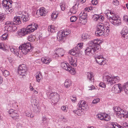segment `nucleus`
Wrapping results in <instances>:
<instances>
[{
	"mask_svg": "<svg viewBox=\"0 0 128 128\" xmlns=\"http://www.w3.org/2000/svg\"><path fill=\"white\" fill-rule=\"evenodd\" d=\"M101 40L98 39H94L89 42L88 44L89 46L85 50V54L90 56L98 52L100 49L99 44Z\"/></svg>",
	"mask_w": 128,
	"mask_h": 128,
	"instance_id": "f257e3e1",
	"label": "nucleus"
},
{
	"mask_svg": "<svg viewBox=\"0 0 128 128\" xmlns=\"http://www.w3.org/2000/svg\"><path fill=\"white\" fill-rule=\"evenodd\" d=\"M110 26L108 22L106 23V25L102 23H100L97 25V30L95 32V35L98 36H103L105 32L107 34L109 32Z\"/></svg>",
	"mask_w": 128,
	"mask_h": 128,
	"instance_id": "f03ea898",
	"label": "nucleus"
},
{
	"mask_svg": "<svg viewBox=\"0 0 128 128\" xmlns=\"http://www.w3.org/2000/svg\"><path fill=\"white\" fill-rule=\"evenodd\" d=\"M30 43H26L20 45L18 47L20 51L24 55L26 54L29 52L32 51L34 48L31 46Z\"/></svg>",
	"mask_w": 128,
	"mask_h": 128,
	"instance_id": "7ed1b4c3",
	"label": "nucleus"
},
{
	"mask_svg": "<svg viewBox=\"0 0 128 128\" xmlns=\"http://www.w3.org/2000/svg\"><path fill=\"white\" fill-rule=\"evenodd\" d=\"M117 115L119 117L127 118H128V111L122 109L120 107H117L115 109Z\"/></svg>",
	"mask_w": 128,
	"mask_h": 128,
	"instance_id": "20e7f679",
	"label": "nucleus"
},
{
	"mask_svg": "<svg viewBox=\"0 0 128 128\" xmlns=\"http://www.w3.org/2000/svg\"><path fill=\"white\" fill-rule=\"evenodd\" d=\"M69 30H62L58 32L57 36V40L60 41L66 38V36L68 35L71 33Z\"/></svg>",
	"mask_w": 128,
	"mask_h": 128,
	"instance_id": "39448f33",
	"label": "nucleus"
},
{
	"mask_svg": "<svg viewBox=\"0 0 128 128\" xmlns=\"http://www.w3.org/2000/svg\"><path fill=\"white\" fill-rule=\"evenodd\" d=\"M5 24V30L8 32H13L17 30V28L14 22L7 21L6 22Z\"/></svg>",
	"mask_w": 128,
	"mask_h": 128,
	"instance_id": "423d86ee",
	"label": "nucleus"
},
{
	"mask_svg": "<svg viewBox=\"0 0 128 128\" xmlns=\"http://www.w3.org/2000/svg\"><path fill=\"white\" fill-rule=\"evenodd\" d=\"M94 58L96 62H97L99 65L102 66L106 64V59L104 58L102 54H96Z\"/></svg>",
	"mask_w": 128,
	"mask_h": 128,
	"instance_id": "0eeeda50",
	"label": "nucleus"
},
{
	"mask_svg": "<svg viewBox=\"0 0 128 128\" xmlns=\"http://www.w3.org/2000/svg\"><path fill=\"white\" fill-rule=\"evenodd\" d=\"M104 81L110 85L114 84L112 76H109L107 73H105L103 76Z\"/></svg>",
	"mask_w": 128,
	"mask_h": 128,
	"instance_id": "6e6552de",
	"label": "nucleus"
},
{
	"mask_svg": "<svg viewBox=\"0 0 128 128\" xmlns=\"http://www.w3.org/2000/svg\"><path fill=\"white\" fill-rule=\"evenodd\" d=\"M27 69L24 64L20 66L18 68V72L19 74L22 76H25L26 74Z\"/></svg>",
	"mask_w": 128,
	"mask_h": 128,
	"instance_id": "1a4fd4ad",
	"label": "nucleus"
},
{
	"mask_svg": "<svg viewBox=\"0 0 128 128\" xmlns=\"http://www.w3.org/2000/svg\"><path fill=\"white\" fill-rule=\"evenodd\" d=\"M110 22L112 24L116 26L120 25L121 24L120 18L118 16H116L113 17L110 20Z\"/></svg>",
	"mask_w": 128,
	"mask_h": 128,
	"instance_id": "9d476101",
	"label": "nucleus"
},
{
	"mask_svg": "<svg viewBox=\"0 0 128 128\" xmlns=\"http://www.w3.org/2000/svg\"><path fill=\"white\" fill-rule=\"evenodd\" d=\"M97 116L98 118L101 120L108 121L110 119V116L106 113H101L98 114Z\"/></svg>",
	"mask_w": 128,
	"mask_h": 128,
	"instance_id": "9b49d317",
	"label": "nucleus"
},
{
	"mask_svg": "<svg viewBox=\"0 0 128 128\" xmlns=\"http://www.w3.org/2000/svg\"><path fill=\"white\" fill-rule=\"evenodd\" d=\"M9 48L10 51L15 54L19 57H20L21 54V52L20 51L18 48L16 50V48L14 46H9Z\"/></svg>",
	"mask_w": 128,
	"mask_h": 128,
	"instance_id": "f8f14e48",
	"label": "nucleus"
},
{
	"mask_svg": "<svg viewBox=\"0 0 128 128\" xmlns=\"http://www.w3.org/2000/svg\"><path fill=\"white\" fill-rule=\"evenodd\" d=\"M10 116L14 119L16 121H18L19 115L17 112V111L13 109H10L9 111Z\"/></svg>",
	"mask_w": 128,
	"mask_h": 128,
	"instance_id": "ddd939ff",
	"label": "nucleus"
},
{
	"mask_svg": "<svg viewBox=\"0 0 128 128\" xmlns=\"http://www.w3.org/2000/svg\"><path fill=\"white\" fill-rule=\"evenodd\" d=\"M121 84H119L114 85L112 88V92L115 94L118 93L120 92L122 90V88L121 87Z\"/></svg>",
	"mask_w": 128,
	"mask_h": 128,
	"instance_id": "4468645a",
	"label": "nucleus"
},
{
	"mask_svg": "<svg viewBox=\"0 0 128 128\" xmlns=\"http://www.w3.org/2000/svg\"><path fill=\"white\" fill-rule=\"evenodd\" d=\"M59 95L56 92L50 93L49 96V98L54 100L55 102H58L59 99Z\"/></svg>",
	"mask_w": 128,
	"mask_h": 128,
	"instance_id": "2eb2a0df",
	"label": "nucleus"
},
{
	"mask_svg": "<svg viewBox=\"0 0 128 128\" xmlns=\"http://www.w3.org/2000/svg\"><path fill=\"white\" fill-rule=\"evenodd\" d=\"M38 28V25L36 24L33 23L28 25L27 28L29 30V33L33 32Z\"/></svg>",
	"mask_w": 128,
	"mask_h": 128,
	"instance_id": "dca6fc26",
	"label": "nucleus"
},
{
	"mask_svg": "<svg viewBox=\"0 0 128 128\" xmlns=\"http://www.w3.org/2000/svg\"><path fill=\"white\" fill-rule=\"evenodd\" d=\"M68 58L70 64L74 67H76L77 65L76 59L74 57V56L71 55L69 56Z\"/></svg>",
	"mask_w": 128,
	"mask_h": 128,
	"instance_id": "f3484780",
	"label": "nucleus"
},
{
	"mask_svg": "<svg viewBox=\"0 0 128 128\" xmlns=\"http://www.w3.org/2000/svg\"><path fill=\"white\" fill-rule=\"evenodd\" d=\"M79 3L78 2H76V3L70 9V12L68 13V15H70V14H75L77 12L78 10V6Z\"/></svg>",
	"mask_w": 128,
	"mask_h": 128,
	"instance_id": "a211bd4d",
	"label": "nucleus"
},
{
	"mask_svg": "<svg viewBox=\"0 0 128 128\" xmlns=\"http://www.w3.org/2000/svg\"><path fill=\"white\" fill-rule=\"evenodd\" d=\"M78 107L79 108L83 110H86L88 108V107L86 102L82 100L78 104Z\"/></svg>",
	"mask_w": 128,
	"mask_h": 128,
	"instance_id": "6ab92c4d",
	"label": "nucleus"
},
{
	"mask_svg": "<svg viewBox=\"0 0 128 128\" xmlns=\"http://www.w3.org/2000/svg\"><path fill=\"white\" fill-rule=\"evenodd\" d=\"M107 128H124L116 122H110L108 123L106 126Z\"/></svg>",
	"mask_w": 128,
	"mask_h": 128,
	"instance_id": "aec40b11",
	"label": "nucleus"
},
{
	"mask_svg": "<svg viewBox=\"0 0 128 128\" xmlns=\"http://www.w3.org/2000/svg\"><path fill=\"white\" fill-rule=\"evenodd\" d=\"M12 1H10V0H3L2 2V6H4V8L6 9V10H8L9 12H10L9 10V5L12 4Z\"/></svg>",
	"mask_w": 128,
	"mask_h": 128,
	"instance_id": "412c9836",
	"label": "nucleus"
},
{
	"mask_svg": "<svg viewBox=\"0 0 128 128\" xmlns=\"http://www.w3.org/2000/svg\"><path fill=\"white\" fill-rule=\"evenodd\" d=\"M55 54L54 53L56 57H61L63 56L64 54V50L62 48L56 50L55 51Z\"/></svg>",
	"mask_w": 128,
	"mask_h": 128,
	"instance_id": "4be33fe9",
	"label": "nucleus"
},
{
	"mask_svg": "<svg viewBox=\"0 0 128 128\" xmlns=\"http://www.w3.org/2000/svg\"><path fill=\"white\" fill-rule=\"evenodd\" d=\"M121 36L126 39H128V29L126 27L122 29L120 32Z\"/></svg>",
	"mask_w": 128,
	"mask_h": 128,
	"instance_id": "5701e85b",
	"label": "nucleus"
},
{
	"mask_svg": "<svg viewBox=\"0 0 128 128\" xmlns=\"http://www.w3.org/2000/svg\"><path fill=\"white\" fill-rule=\"evenodd\" d=\"M29 33V31L27 28H23L19 30L18 32V34L20 37L24 36L26 34Z\"/></svg>",
	"mask_w": 128,
	"mask_h": 128,
	"instance_id": "b1692460",
	"label": "nucleus"
},
{
	"mask_svg": "<svg viewBox=\"0 0 128 128\" xmlns=\"http://www.w3.org/2000/svg\"><path fill=\"white\" fill-rule=\"evenodd\" d=\"M41 60L43 64H48L52 61V59L48 57H44L42 58Z\"/></svg>",
	"mask_w": 128,
	"mask_h": 128,
	"instance_id": "393cba45",
	"label": "nucleus"
},
{
	"mask_svg": "<svg viewBox=\"0 0 128 128\" xmlns=\"http://www.w3.org/2000/svg\"><path fill=\"white\" fill-rule=\"evenodd\" d=\"M21 20L24 22H26L28 20L30 19L29 14L28 13H24L22 15H20Z\"/></svg>",
	"mask_w": 128,
	"mask_h": 128,
	"instance_id": "a878e982",
	"label": "nucleus"
},
{
	"mask_svg": "<svg viewBox=\"0 0 128 128\" xmlns=\"http://www.w3.org/2000/svg\"><path fill=\"white\" fill-rule=\"evenodd\" d=\"M61 68L66 71H68L69 68L70 66L68 63L64 62L61 63Z\"/></svg>",
	"mask_w": 128,
	"mask_h": 128,
	"instance_id": "bb28decb",
	"label": "nucleus"
},
{
	"mask_svg": "<svg viewBox=\"0 0 128 128\" xmlns=\"http://www.w3.org/2000/svg\"><path fill=\"white\" fill-rule=\"evenodd\" d=\"M87 79L90 82H94L93 73L92 72L87 73Z\"/></svg>",
	"mask_w": 128,
	"mask_h": 128,
	"instance_id": "cd10ccee",
	"label": "nucleus"
},
{
	"mask_svg": "<svg viewBox=\"0 0 128 128\" xmlns=\"http://www.w3.org/2000/svg\"><path fill=\"white\" fill-rule=\"evenodd\" d=\"M8 46L2 43H0V49L4 51H6L8 48Z\"/></svg>",
	"mask_w": 128,
	"mask_h": 128,
	"instance_id": "c85d7f7f",
	"label": "nucleus"
},
{
	"mask_svg": "<svg viewBox=\"0 0 128 128\" xmlns=\"http://www.w3.org/2000/svg\"><path fill=\"white\" fill-rule=\"evenodd\" d=\"M87 12L83 11L79 15V17L82 19L85 20L87 17Z\"/></svg>",
	"mask_w": 128,
	"mask_h": 128,
	"instance_id": "c756f323",
	"label": "nucleus"
},
{
	"mask_svg": "<svg viewBox=\"0 0 128 128\" xmlns=\"http://www.w3.org/2000/svg\"><path fill=\"white\" fill-rule=\"evenodd\" d=\"M20 16L15 17L14 18V22L17 24H19L21 23Z\"/></svg>",
	"mask_w": 128,
	"mask_h": 128,
	"instance_id": "7c9ffc66",
	"label": "nucleus"
},
{
	"mask_svg": "<svg viewBox=\"0 0 128 128\" xmlns=\"http://www.w3.org/2000/svg\"><path fill=\"white\" fill-rule=\"evenodd\" d=\"M33 110L35 113H38L41 110L40 106L38 105H35V107L34 108Z\"/></svg>",
	"mask_w": 128,
	"mask_h": 128,
	"instance_id": "2f4dec72",
	"label": "nucleus"
},
{
	"mask_svg": "<svg viewBox=\"0 0 128 128\" xmlns=\"http://www.w3.org/2000/svg\"><path fill=\"white\" fill-rule=\"evenodd\" d=\"M36 80L38 82H39L42 79V76L41 73L38 72L36 76Z\"/></svg>",
	"mask_w": 128,
	"mask_h": 128,
	"instance_id": "473e14b6",
	"label": "nucleus"
},
{
	"mask_svg": "<svg viewBox=\"0 0 128 128\" xmlns=\"http://www.w3.org/2000/svg\"><path fill=\"white\" fill-rule=\"evenodd\" d=\"M44 9V8H40L37 10V13H39L40 15L41 16H44L46 14V12Z\"/></svg>",
	"mask_w": 128,
	"mask_h": 128,
	"instance_id": "72a5a7b5",
	"label": "nucleus"
},
{
	"mask_svg": "<svg viewBox=\"0 0 128 128\" xmlns=\"http://www.w3.org/2000/svg\"><path fill=\"white\" fill-rule=\"evenodd\" d=\"M105 12L106 17L109 20L110 22V20L112 19L113 17H115L116 16L114 14V15H111L110 13L108 12V11H105Z\"/></svg>",
	"mask_w": 128,
	"mask_h": 128,
	"instance_id": "f704fd0d",
	"label": "nucleus"
},
{
	"mask_svg": "<svg viewBox=\"0 0 128 128\" xmlns=\"http://www.w3.org/2000/svg\"><path fill=\"white\" fill-rule=\"evenodd\" d=\"M71 80L69 79H67L66 80L64 85L66 88H68L71 85Z\"/></svg>",
	"mask_w": 128,
	"mask_h": 128,
	"instance_id": "c9c22d12",
	"label": "nucleus"
},
{
	"mask_svg": "<svg viewBox=\"0 0 128 128\" xmlns=\"http://www.w3.org/2000/svg\"><path fill=\"white\" fill-rule=\"evenodd\" d=\"M56 28L53 26L50 25L48 26V31L51 33L54 32L55 31Z\"/></svg>",
	"mask_w": 128,
	"mask_h": 128,
	"instance_id": "e433bc0d",
	"label": "nucleus"
},
{
	"mask_svg": "<svg viewBox=\"0 0 128 128\" xmlns=\"http://www.w3.org/2000/svg\"><path fill=\"white\" fill-rule=\"evenodd\" d=\"M125 92L128 94V82L124 84L123 86Z\"/></svg>",
	"mask_w": 128,
	"mask_h": 128,
	"instance_id": "4c0bfd02",
	"label": "nucleus"
},
{
	"mask_svg": "<svg viewBox=\"0 0 128 128\" xmlns=\"http://www.w3.org/2000/svg\"><path fill=\"white\" fill-rule=\"evenodd\" d=\"M78 109L77 110H74L73 111V112L75 114H76L78 116H80L82 114V110L81 108H78Z\"/></svg>",
	"mask_w": 128,
	"mask_h": 128,
	"instance_id": "58836bf2",
	"label": "nucleus"
},
{
	"mask_svg": "<svg viewBox=\"0 0 128 128\" xmlns=\"http://www.w3.org/2000/svg\"><path fill=\"white\" fill-rule=\"evenodd\" d=\"M112 77L113 79V81L114 84L119 82L120 80V78L118 76H112Z\"/></svg>",
	"mask_w": 128,
	"mask_h": 128,
	"instance_id": "ea45409f",
	"label": "nucleus"
},
{
	"mask_svg": "<svg viewBox=\"0 0 128 128\" xmlns=\"http://www.w3.org/2000/svg\"><path fill=\"white\" fill-rule=\"evenodd\" d=\"M58 14L57 12H54L52 14L51 17L53 20H55L58 17Z\"/></svg>",
	"mask_w": 128,
	"mask_h": 128,
	"instance_id": "a19ab883",
	"label": "nucleus"
},
{
	"mask_svg": "<svg viewBox=\"0 0 128 128\" xmlns=\"http://www.w3.org/2000/svg\"><path fill=\"white\" fill-rule=\"evenodd\" d=\"M5 16V15L4 13L0 12V23L4 20Z\"/></svg>",
	"mask_w": 128,
	"mask_h": 128,
	"instance_id": "79ce46f5",
	"label": "nucleus"
},
{
	"mask_svg": "<svg viewBox=\"0 0 128 128\" xmlns=\"http://www.w3.org/2000/svg\"><path fill=\"white\" fill-rule=\"evenodd\" d=\"M2 72L3 75L5 77H7L10 75V72L7 70H2Z\"/></svg>",
	"mask_w": 128,
	"mask_h": 128,
	"instance_id": "37998d69",
	"label": "nucleus"
},
{
	"mask_svg": "<svg viewBox=\"0 0 128 128\" xmlns=\"http://www.w3.org/2000/svg\"><path fill=\"white\" fill-rule=\"evenodd\" d=\"M90 36L86 33H84L82 36V38L83 40L89 38Z\"/></svg>",
	"mask_w": 128,
	"mask_h": 128,
	"instance_id": "c03bdc74",
	"label": "nucleus"
},
{
	"mask_svg": "<svg viewBox=\"0 0 128 128\" xmlns=\"http://www.w3.org/2000/svg\"><path fill=\"white\" fill-rule=\"evenodd\" d=\"M68 68L69 69L68 71L72 74H75L76 71L74 68H72L70 66V68Z\"/></svg>",
	"mask_w": 128,
	"mask_h": 128,
	"instance_id": "a18cd8bd",
	"label": "nucleus"
},
{
	"mask_svg": "<svg viewBox=\"0 0 128 128\" xmlns=\"http://www.w3.org/2000/svg\"><path fill=\"white\" fill-rule=\"evenodd\" d=\"M99 14H94L93 15L92 19L94 21H98L99 20Z\"/></svg>",
	"mask_w": 128,
	"mask_h": 128,
	"instance_id": "49530a36",
	"label": "nucleus"
},
{
	"mask_svg": "<svg viewBox=\"0 0 128 128\" xmlns=\"http://www.w3.org/2000/svg\"><path fill=\"white\" fill-rule=\"evenodd\" d=\"M60 6L61 10H64L66 8V6L65 5L64 3V2H62L60 4Z\"/></svg>",
	"mask_w": 128,
	"mask_h": 128,
	"instance_id": "de8ad7c7",
	"label": "nucleus"
},
{
	"mask_svg": "<svg viewBox=\"0 0 128 128\" xmlns=\"http://www.w3.org/2000/svg\"><path fill=\"white\" fill-rule=\"evenodd\" d=\"M25 115L26 116L31 118L33 117L34 116V115L32 114L29 113L27 111L25 112Z\"/></svg>",
	"mask_w": 128,
	"mask_h": 128,
	"instance_id": "09e8293b",
	"label": "nucleus"
},
{
	"mask_svg": "<svg viewBox=\"0 0 128 128\" xmlns=\"http://www.w3.org/2000/svg\"><path fill=\"white\" fill-rule=\"evenodd\" d=\"M8 36L7 33H5L3 34L1 37V39L3 40H4L7 39Z\"/></svg>",
	"mask_w": 128,
	"mask_h": 128,
	"instance_id": "8fccbe9b",
	"label": "nucleus"
},
{
	"mask_svg": "<svg viewBox=\"0 0 128 128\" xmlns=\"http://www.w3.org/2000/svg\"><path fill=\"white\" fill-rule=\"evenodd\" d=\"M28 40L30 42H33L35 40V38L34 37H32V35H30L28 37Z\"/></svg>",
	"mask_w": 128,
	"mask_h": 128,
	"instance_id": "3c124183",
	"label": "nucleus"
},
{
	"mask_svg": "<svg viewBox=\"0 0 128 128\" xmlns=\"http://www.w3.org/2000/svg\"><path fill=\"white\" fill-rule=\"evenodd\" d=\"M77 18L75 16H73L70 18V20L71 22H74L76 21L77 20Z\"/></svg>",
	"mask_w": 128,
	"mask_h": 128,
	"instance_id": "603ef678",
	"label": "nucleus"
},
{
	"mask_svg": "<svg viewBox=\"0 0 128 128\" xmlns=\"http://www.w3.org/2000/svg\"><path fill=\"white\" fill-rule=\"evenodd\" d=\"M76 51L75 49L74 48L72 49L70 51L69 53L71 54L70 55L72 56L73 55H74V53H76Z\"/></svg>",
	"mask_w": 128,
	"mask_h": 128,
	"instance_id": "864d4df0",
	"label": "nucleus"
},
{
	"mask_svg": "<svg viewBox=\"0 0 128 128\" xmlns=\"http://www.w3.org/2000/svg\"><path fill=\"white\" fill-rule=\"evenodd\" d=\"M71 101L73 102H75L76 101V96L75 95H73L70 98Z\"/></svg>",
	"mask_w": 128,
	"mask_h": 128,
	"instance_id": "5fc2aeb1",
	"label": "nucleus"
},
{
	"mask_svg": "<svg viewBox=\"0 0 128 128\" xmlns=\"http://www.w3.org/2000/svg\"><path fill=\"white\" fill-rule=\"evenodd\" d=\"M68 108L66 107V106H63L61 107V109L64 112H66L67 111Z\"/></svg>",
	"mask_w": 128,
	"mask_h": 128,
	"instance_id": "6e6d98bb",
	"label": "nucleus"
},
{
	"mask_svg": "<svg viewBox=\"0 0 128 128\" xmlns=\"http://www.w3.org/2000/svg\"><path fill=\"white\" fill-rule=\"evenodd\" d=\"M41 35L40 33L36 34L35 35L34 37L35 38H36L37 39V40H40L42 37V36H41Z\"/></svg>",
	"mask_w": 128,
	"mask_h": 128,
	"instance_id": "4d7b16f0",
	"label": "nucleus"
},
{
	"mask_svg": "<svg viewBox=\"0 0 128 128\" xmlns=\"http://www.w3.org/2000/svg\"><path fill=\"white\" fill-rule=\"evenodd\" d=\"M113 3L115 6H117L119 4V2L118 0H114Z\"/></svg>",
	"mask_w": 128,
	"mask_h": 128,
	"instance_id": "13d9d810",
	"label": "nucleus"
},
{
	"mask_svg": "<svg viewBox=\"0 0 128 128\" xmlns=\"http://www.w3.org/2000/svg\"><path fill=\"white\" fill-rule=\"evenodd\" d=\"M60 118V120L64 122H66L67 120V119L64 116H61Z\"/></svg>",
	"mask_w": 128,
	"mask_h": 128,
	"instance_id": "bf43d9fd",
	"label": "nucleus"
},
{
	"mask_svg": "<svg viewBox=\"0 0 128 128\" xmlns=\"http://www.w3.org/2000/svg\"><path fill=\"white\" fill-rule=\"evenodd\" d=\"M100 100L99 98H96L94 100L92 101V103L94 104H96L100 102Z\"/></svg>",
	"mask_w": 128,
	"mask_h": 128,
	"instance_id": "052dcab7",
	"label": "nucleus"
},
{
	"mask_svg": "<svg viewBox=\"0 0 128 128\" xmlns=\"http://www.w3.org/2000/svg\"><path fill=\"white\" fill-rule=\"evenodd\" d=\"M41 53L39 50H38L36 51L34 54L35 55H36V56H41Z\"/></svg>",
	"mask_w": 128,
	"mask_h": 128,
	"instance_id": "680f3d73",
	"label": "nucleus"
},
{
	"mask_svg": "<svg viewBox=\"0 0 128 128\" xmlns=\"http://www.w3.org/2000/svg\"><path fill=\"white\" fill-rule=\"evenodd\" d=\"M99 86L100 87L103 88H105L106 87L105 84L103 82H101L100 83Z\"/></svg>",
	"mask_w": 128,
	"mask_h": 128,
	"instance_id": "e2e57ef3",
	"label": "nucleus"
},
{
	"mask_svg": "<svg viewBox=\"0 0 128 128\" xmlns=\"http://www.w3.org/2000/svg\"><path fill=\"white\" fill-rule=\"evenodd\" d=\"M83 43L81 42L78 43L77 45V47H78L82 49L83 48Z\"/></svg>",
	"mask_w": 128,
	"mask_h": 128,
	"instance_id": "0e129e2a",
	"label": "nucleus"
},
{
	"mask_svg": "<svg viewBox=\"0 0 128 128\" xmlns=\"http://www.w3.org/2000/svg\"><path fill=\"white\" fill-rule=\"evenodd\" d=\"M99 20L101 21H102L104 20V18L102 16L99 14Z\"/></svg>",
	"mask_w": 128,
	"mask_h": 128,
	"instance_id": "69168bd1",
	"label": "nucleus"
},
{
	"mask_svg": "<svg viewBox=\"0 0 128 128\" xmlns=\"http://www.w3.org/2000/svg\"><path fill=\"white\" fill-rule=\"evenodd\" d=\"M123 126L126 128H128V122H124L123 123Z\"/></svg>",
	"mask_w": 128,
	"mask_h": 128,
	"instance_id": "338daca9",
	"label": "nucleus"
},
{
	"mask_svg": "<svg viewBox=\"0 0 128 128\" xmlns=\"http://www.w3.org/2000/svg\"><path fill=\"white\" fill-rule=\"evenodd\" d=\"M92 4L94 5H96L98 3L97 0H92Z\"/></svg>",
	"mask_w": 128,
	"mask_h": 128,
	"instance_id": "774afa93",
	"label": "nucleus"
}]
</instances>
